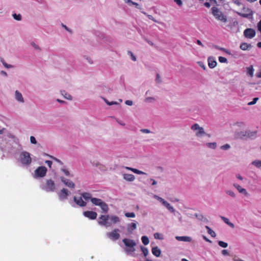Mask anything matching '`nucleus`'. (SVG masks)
Listing matches in <instances>:
<instances>
[{"instance_id":"ddd939ff","label":"nucleus","mask_w":261,"mask_h":261,"mask_svg":"<svg viewBox=\"0 0 261 261\" xmlns=\"http://www.w3.org/2000/svg\"><path fill=\"white\" fill-rule=\"evenodd\" d=\"M60 179L62 182H63L65 185V186H67L69 188H74L75 184L71 180L66 179L64 177H61Z\"/></svg>"},{"instance_id":"0eeeda50","label":"nucleus","mask_w":261,"mask_h":261,"mask_svg":"<svg viewBox=\"0 0 261 261\" xmlns=\"http://www.w3.org/2000/svg\"><path fill=\"white\" fill-rule=\"evenodd\" d=\"M47 171V168L45 166H39L35 170L34 177H44L46 174Z\"/></svg>"},{"instance_id":"a878e982","label":"nucleus","mask_w":261,"mask_h":261,"mask_svg":"<svg viewBox=\"0 0 261 261\" xmlns=\"http://www.w3.org/2000/svg\"><path fill=\"white\" fill-rule=\"evenodd\" d=\"M62 95L66 99L71 100L72 99V96L69 94L67 93L65 91H61Z\"/></svg>"},{"instance_id":"4d7b16f0","label":"nucleus","mask_w":261,"mask_h":261,"mask_svg":"<svg viewBox=\"0 0 261 261\" xmlns=\"http://www.w3.org/2000/svg\"><path fill=\"white\" fill-rule=\"evenodd\" d=\"M196 42H197V43L198 45H199L201 46L202 47H203V46H203V44L202 43V42H201V41H200V40H197Z\"/></svg>"},{"instance_id":"0e129e2a","label":"nucleus","mask_w":261,"mask_h":261,"mask_svg":"<svg viewBox=\"0 0 261 261\" xmlns=\"http://www.w3.org/2000/svg\"><path fill=\"white\" fill-rule=\"evenodd\" d=\"M150 180L152 181V185H155L157 184L156 181L152 178L150 179Z\"/></svg>"},{"instance_id":"6e6d98bb","label":"nucleus","mask_w":261,"mask_h":261,"mask_svg":"<svg viewBox=\"0 0 261 261\" xmlns=\"http://www.w3.org/2000/svg\"><path fill=\"white\" fill-rule=\"evenodd\" d=\"M156 80L159 83H160V82H161V79H160V75H159V74H156Z\"/></svg>"},{"instance_id":"58836bf2","label":"nucleus","mask_w":261,"mask_h":261,"mask_svg":"<svg viewBox=\"0 0 261 261\" xmlns=\"http://www.w3.org/2000/svg\"><path fill=\"white\" fill-rule=\"evenodd\" d=\"M219 61L220 63H226L227 60V59L225 58V57H219Z\"/></svg>"},{"instance_id":"338daca9","label":"nucleus","mask_w":261,"mask_h":261,"mask_svg":"<svg viewBox=\"0 0 261 261\" xmlns=\"http://www.w3.org/2000/svg\"><path fill=\"white\" fill-rule=\"evenodd\" d=\"M147 43L150 44L151 46H153L154 45L153 43L149 40H147Z\"/></svg>"},{"instance_id":"13d9d810","label":"nucleus","mask_w":261,"mask_h":261,"mask_svg":"<svg viewBox=\"0 0 261 261\" xmlns=\"http://www.w3.org/2000/svg\"><path fill=\"white\" fill-rule=\"evenodd\" d=\"M256 76L258 78H261V70L256 73Z\"/></svg>"},{"instance_id":"5701e85b","label":"nucleus","mask_w":261,"mask_h":261,"mask_svg":"<svg viewBox=\"0 0 261 261\" xmlns=\"http://www.w3.org/2000/svg\"><path fill=\"white\" fill-rule=\"evenodd\" d=\"M247 74L251 77L253 76L254 69L252 65L250 66L247 68Z\"/></svg>"},{"instance_id":"5fc2aeb1","label":"nucleus","mask_w":261,"mask_h":261,"mask_svg":"<svg viewBox=\"0 0 261 261\" xmlns=\"http://www.w3.org/2000/svg\"><path fill=\"white\" fill-rule=\"evenodd\" d=\"M129 53L131 55V57H132V59L134 61H136V57H135V56L133 54V53L132 52H129Z\"/></svg>"},{"instance_id":"052dcab7","label":"nucleus","mask_w":261,"mask_h":261,"mask_svg":"<svg viewBox=\"0 0 261 261\" xmlns=\"http://www.w3.org/2000/svg\"><path fill=\"white\" fill-rule=\"evenodd\" d=\"M51 158H52L53 159H54V160H55L56 161H57V162H59V163H61V164H63V163H62V162L60 160H59V159H57V158H54V157H51Z\"/></svg>"},{"instance_id":"774afa93","label":"nucleus","mask_w":261,"mask_h":261,"mask_svg":"<svg viewBox=\"0 0 261 261\" xmlns=\"http://www.w3.org/2000/svg\"><path fill=\"white\" fill-rule=\"evenodd\" d=\"M257 46L258 47L261 48V42H259L258 43H257Z\"/></svg>"},{"instance_id":"c85d7f7f","label":"nucleus","mask_w":261,"mask_h":261,"mask_svg":"<svg viewBox=\"0 0 261 261\" xmlns=\"http://www.w3.org/2000/svg\"><path fill=\"white\" fill-rule=\"evenodd\" d=\"M141 251H142L144 256L146 257L148 254V250L147 248H146L144 247L141 246Z\"/></svg>"},{"instance_id":"bf43d9fd","label":"nucleus","mask_w":261,"mask_h":261,"mask_svg":"<svg viewBox=\"0 0 261 261\" xmlns=\"http://www.w3.org/2000/svg\"><path fill=\"white\" fill-rule=\"evenodd\" d=\"M218 48V47H217ZM219 49H220V50H222L223 51H224L225 53L228 54H230V53L227 50H226V49L225 48H219Z\"/></svg>"},{"instance_id":"ea45409f","label":"nucleus","mask_w":261,"mask_h":261,"mask_svg":"<svg viewBox=\"0 0 261 261\" xmlns=\"http://www.w3.org/2000/svg\"><path fill=\"white\" fill-rule=\"evenodd\" d=\"M61 171L65 174L66 176H69L70 175L68 170L63 168L61 169Z\"/></svg>"},{"instance_id":"cd10ccee","label":"nucleus","mask_w":261,"mask_h":261,"mask_svg":"<svg viewBox=\"0 0 261 261\" xmlns=\"http://www.w3.org/2000/svg\"><path fill=\"white\" fill-rule=\"evenodd\" d=\"M82 196L86 200H87L89 199H91V198H92L91 197V194L89 193H83L82 194Z\"/></svg>"},{"instance_id":"aec40b11","label":"nucleus","mask_w":261,"mask_h":261,"mask_svg":"<svg viewBox=\"0 0 261 261\" xmlns=\"http://www.w3.org/2000/svg\"><path fill=\"white\" fill-rule=\"evenodd\" d=\"M15 98L16 99L20 102H23L24 100L23 98L22 97V95L21 93H20L18 91L16 90L15 91Z\"/></svg>"},{"instance_id":"4c0bfd02","label":"nucleus","mask_w":261,"mask_h":261,"mask_svg":"<svg viewBox=\"0 0 261 261\" xmlns=\"http://www.w3.org/2000/svg\"><path fill=\"white\" fill-rule=\"evenodd\" d=\"M226 194H227L228 195H229V196H230L232 197H234L236 196L234 193L232 191L227 190L226 191Z\"/></svg>"},{"instance_id":"4468645a","label":"nucleus","mask_w":261,"mask_h":261,"mask_svg":"<svg viewBox=\"0 0 261 261\" xmlns=\"http://www.w3.org/2000/svg\"><path fill=\"white\" fill-rule=\"evenodd\" d=\"M74 202L79 206L83 207L86 205V202H85L81 197L77 198L76 197H74Z\"/></svg>"},{"instance_id":"6e6552de","label":"nucleus","mask_w":261,"mask_h":261,"mask_svg":"<svg viewBox=\"0 0 261 261\" xmlns=\"http://www.w3.org/2000/svg\"><path fill=\"white\" fill-rule=\"evenodd\" d=\"M119 230L118 229H115L113 231L107 233V237L112 241H116L120 238L119 233Z\"/></svg>"},{"instance_id":"a18cd8bd","label":"nucleus","mask_w":261,"mask_h":261,"mask_svg":"<svg viewBox=\"0 0 261 261\" xmlns=\"http://www.w3.org/2000/svg\"><path fill=\"white\" fill-rule=\"evenodd\" d=\"M230 147V146L228 144H225L221 146V148L224 150H226L228 149Z\"/></svg>"},{"instance_id":"49530a36","label":"nucleus","mask_w":261,"mask_h":261,"mask_svg":"<svg viewBox=\"0 0 261 261\" xmlns=\"http://www.w3.org/2000/svg\"><path fill=\"white\" fill-rule=\"evenodd\" d=\"M222 254L224 255H228L229 253L227 250L224 249L222 251Z\"/></svg>"},{"instance_id":"393cba45","label":"nucleus","mask_w":261,"mask_h":261,"mask_svg":"<svg viewBox=\"0 0 261 261\" xmlns=\"http://www.w3.org/2000/svg\"><path fill=\"white\" fill-rule=\"evenodd\" d=\"M205 228L207 229V233L211 236L212 237H215L216 234L214 231H213L209 226H206Z\"/></svg>"},{"instance_id":"de8ad7c7","label":"nucleus","mask_w":261,"mask_h":261,"mask_svg":"<svg viewBox=\"0 0 261 261\" xmlns=\"http://www.w3.org/2000/svg\"><path fill=\"white\" fill-rule=\"evenodd\" d=\"M125 103L128 106H132L133 105V101L132 100H127L125 101Z\"/></svg>"},{"instance_id":"f8f14e48","label":"nucleus","mask_w":261,"mask_h":261,"mask_svg":"<svg viewBox=\"0 0 261 261\" xmlns=\"http://www.w3.org/2000/svg\"><path fill=\"white\" fill-rule=\"evenodd\" d=\"M83 215L85 217L88 218L91 220H94L96 218L97 214L96 212L93 211H87L83 212Z\"/></svg>"},{"instance_id":"a211bd4d","label":"nucleus","mask_w":261,"mask_h":261,"mask_svg":"<svg viewBox=\"0 0 261 261\" xmlns=\"http://www.w3.org/2000/svg\"><path fill=\"white\" fill-rule=\"evenodd\" d=\"M233 186L237 188V189L238 190V191L241 193L244 194L245 195H247L248 194L247 192L246 191V189L244 188H243L241 186H240L239 185L237 184H234Z\"/></svg>"},{"instance_id":"bb28decb","label":"nucleus","mask_w":261,"mask_h":261,"mask_svg":"<svg viewBox=\"0 0 261 261\" xmlns=\"http://www.w3.org/2000/svg\"><path fill=\"white\" fill-rule=\"evenodd\" d=\"M141 240H142L143 244L145 245L148 244L149 243V240L148 238L145 236L142 237Z\"/></svg>"},{"instance_id":"20e7f679","label":"nucleus","mask_w":261,"mask_h":261,"mask_svg":"<svg viewBox=\"0 0 261 261\" xmlns=\"http://www.w3.org/2000/svg\"><path fill=\"white\" fill-rule=\"evenodd\" d=\"M19 160L20 163L25 166L30 165L32 163V159L30 153L25 151H23L20 153Z\"/></svg>"},{"instance_id":"f257e3e1","label":"nucleus","mask_w":261,"mask_h":261,"mask_svg":"<svg viewBox=\"0 0 261 261\" xmlns=\"http://www.w3.org/2000/svg\"><path fill=\"white\" fill-rule=\"evenodd\" d=\"M120 221L118 217L112 216L111 217L109 215H101L99 217L98 224L107 227L111 226L113 224H116Z\"/></svg>"},{"instance_id":"9d476101","label":"nucleus","mask_w":261,"mask_h":261,"mask_svg":"<svg viewBox=\"0 0 261 261\" xmlns=\"http://www.w3.org/2000/svg\"><path fill=\"white\" fill-rule=\"evenodd\" d=\"M70 194V192L67 189L63 188L58 193V196L61 200H63L67 199Z\"/></svg>"},{"instance_id":"c756f323","label":"nucleus","mask_w":261,"mask_h":261,"mask_svg":"<svg viewBox=\"0 0 261 261\" xmlns=\"http://www.w3.org/2000/svg\"><path fill=\"white\" fill-rule=\"evenodd\" d=\"M218 244L220 246L223 248H226L228 246V244L222 241L218 242Z\"/></svg>"},{"instance_id":"f3484780","label":"nucleus","mask_w":261,"mask_h":261,"mask_svg":"<svg viewBox=\"0 0 261 261\" xmlns=\"http://www.w3.org/2000/svg\"><path fill=\"white\" fill-rule=\"evenodd\" d=\"M176 239L179 241H184V242H190L192 241V239L190 237H187V236H176L175 237Z\"/></svg>"},{"instance_id":"f704fd0d","label":"nucleus","mask_w":261,"mask_h":261,"mask_svg":"<svg viewBox=\"0 0 261 261\" xmlns=\"http://www.w3.org/2000/svg\"><path fill=\"white\" fill-rule=\"evenodd\" d=\"M132 171L134 173L138 174H145V173H144V172L139 170L137 169H135V168H134V169L132 170Z\"/></svg>"},{"instance_id":"2f4dec72","label":"nucleus","mask_w":261,"mask_h":261,"mask_svg":"<svg viewBox=\"0 0 261 261\" xmlns=\"http://www.w3.org/2000/svg\"><path fill=\"white\" fill-rule=\"evenodd\" d=\"M1 61L2 62V63H3V65L6 67V68H11L13 66L11 65H9L8 64H7L3 58H1Z\"/></svg>"},{"instance_id":"c9c22d12","label":"nucleus","mask_w":261,"mask_h":261,"mask_svg":"<svg viewBox=\"0 0 261 261\" xmlns=\"http://www.w3.org/2000/svg\"><path fill=\"white\" fill-rule=\"evenodd\" d=\"M258 100V97H255L253 99V100L252 101H250L248 103V105H249V106L253 105L256 103V102Z\"/></svg>"},{"instance_id":"4be33fe9","label":"nucleus","mask_w":261,"mask_h":261,"mask_svg":"<svg viewBox=\"0 0 261 261\" xmlns=\"http://www.w3.org/2000/svg\"><path fill=\"white\" fill-rule=\"evenodd\" d=\"M251 45L250 44H248L245 42L242 43L240 45V48L242 50H246L248 49L249 48L251 47Z\"/></svg>"},{"instance_id":"a19ab883","label":"nucleus","mask_w":261,"mask_h":261,"mask_svg":"<svg viewBox=\"0 0 261 261\" xmlns=\"http://www.w3.org/2000/svg\"><path fill=\"white\" fill-rule=\"evenodd\" d=\"M154 237L156 239H160V240L163 239V238L161 237V234H160L158 232H156L154 234Z\"/></svg>"},{"instance_id":"69168bd1","label":"nucleus","mask_w":261,"mask_h":261,"mask_svg":"<svg viewBox=\"0 0 261 261\" xmlns=\"http://www.w3.org/2000/svg\"><path fill=\"white\" fill-rule=\"evenodd\" d=\"M237 177L240 180H243V177L240 174L237 175Z\"/></svg>"},{"instance_id":"2eb2a0df","label":"nucleus","mask_w":261,"mask_h":261,"mask_svg":"<svg viewBox=\"0 0 261 261\" xmlns=\"http://www.w3.org/2000/svg\"><path fill=\"white\" fill-rule=\"evenodd\" d=\"M217 64V62L214 57H210L208 58V65L210 68H214L215 67Z\"/></svg>"},{"instance_id":"09e8293b","label":"nucleus","mask_w":261,"mask_h":261,"mask_svg":"<svg viewBox=\"0 0 261 261\" xmlns=\"http://www.w3.org/2000/svg\"><path fill=\"white\" fill-rule=\"evenodd\" d=\"M175 2L176 3V4L178 5V6H181L182 4V1L181 0H174Z\"/></svg>"},{"instance_id":"7ed1b4c3","label":"nucleus","mask_w":261,"mask_h":261,"mask_svg":"<svg viewBox=\"0 0 261 261\" xmlns=\"http://www.w3.org/2000/svg\"><path fill=\"white\" fill-rule=\"evenodd\" d=\"M122 242L125 246L127 247L124 250L125 252L127 254H130L135 252V247L137 245L135 241L132 239L125 238L123 239Z\"/></svg>"},{"instance_id":"7c9ffc66","label":"nucleus","mask_w":261,"mask_h":261,"mask_svg":"<svg viewBox=\"0 0 261 261\" xmlns=\"http://www.w3.org/2000/svg\"><path fill=\"white\" fill-rule=\"evenodd\" d=\"M206 145L211 148H215L217 146V144L215 142L214 143H208L206 144Z\"/></svg>"},{"instance_id":"b1692460","label":"nucleus","mask_w":261,"mask_h":261,"mask_svg":"<svg viewBox=\"0 0 261 261\" xmlns=\"http://www.w3.org/2000/svg\"><path fill=\"white\" fill-rule=\"evenodd\" d=\"M163 205L168 209L171 212H174V208L173 206H172L170 203H169L167 201L164 202Z\"/></svg>"},{"instance_id":"e433bc0d","label":"nucleus","mask_w":261,"mask_h":261,"mask_svg":"<svg viewBox=\"0 0 261 261\" xmlns=\"http://www.w3.org/2000/svg\"><path fill=\"white\" fill-rule=\"evenodd\" d=\"M13 16L14 17V18L17 20H20L21 19V16L20 14H13Z\"/></svg>"},{"instance_id":"3c124183","label":"nucleus","mask_w":261,"mask_h":261,"mask_svg":"<svg viewBox=\"0 0 261 261\" xmlns=\"http://www.w3.org/2000/svg\"><path fill=\"white\" fill-rule=\"evenodd\" d=\"M141 132H142V133H149L150 132L149 129H142L141 130Z\"/></svg>"},{"instance_id":"c03bdc74","label":"nucleus","mask_w":261,"mask_h":261,"mask_svg":"<svg viewBox=\"0 0 261 261\" xmlns=\"http://www.w3.org/2000/svg\"><path fill=\"white\" fill-rule=\"evenodd\" d=\"M45 163L47 165V166L49 168L51 167V165H52L53 163H52V162L51 161L47 160V161H45Z\"/></svg>"},{"instance_id":"e2e57ef3","label":"nucleus","mask_w":261,"mask_h":261,"mask_svg":"<svg viewBox=\"0 0 261 261\" xmlns=\"http://www.w3.org/2000/svg\"><path fill=\"white\" fill-rule=\"evenodd\" d=\"M125 3H130L132 4L133 1L132 0H123Z\"/></svg>"},{"instance_id":"dca6fc26","label":"nucleus","mask_w":261,"mask_h":261,"mask_svg":"<svg viewBox=\"0 0 261 261\" xmlns=\"http://www.w3.org/2000/svg\"><path fill=\"white\" fill-rule=\"evenodd\" d=\"M151 252L153 255L156 257H159L161 253V250L157 246L152 247Z\"/></svg>"},{"instance_id":"680f3d73","label":"nucleus","mask_w":261,"mask_h":261,"mask_svg":"<svg viewBox=\"0 0 261 261\" xmlns=\"http://www.w3.org/2000/svg\"><path fill=\"white\" fill-rule=\"evenodd\" d=\"M227 225H228L231 228H234V225H233V224L231 223L230 222H229L228 223V224H227Z\"/></svg>"},{"instance_id":"423d86ee","label":"nucleus","mask_w":261,"mask_h":261,"mask_svg":"<svg viewBox=\"0 0 261 261\" xmlns=\"http://www.w3.org/2000/svg\"><path fill=\"white\" fill-rule=\"evenodd\" d=\"M55 188V182L50 179H47L45 183L41 186V189L47 192H54Z\"/></svg>"},{"instance_id":"72a5a7b5","label":"nucleus","mask_w":261,"mask_h":261,"mask_svg":"<svg viewBox=\"0 0 261 261\" xmlns=\"http://www.w3.org/2000/svg\"><path fill=\"white\" fill-rule=\"evenodd\" d=\"M252 164L257 167H261V161H255L252 162Z\"/></svg>"},{"instance_id":"864d4df0","label":"nucleus","mask_w":261,"mask_h":261,"mask_svg":"<svg viewBox=\"0 0 261 261\" xmlns=\"http://www.w3.org/2000/svg\"><path fill=\"white\" fill-rule=\"evenodd\" d=\"M106 102H107V103L110 106H111L112 105H115V104H117V102H108L107 100H105Z\"/></svg>"},{"instance_id":"f03ea898","label":"nucleus","mask_w":261,"mask_h":261,"mask_svg":"<svg viewBox=\"0 0 261 261\" xmlns=\"http://www.w3.org/2000/svg\"><path fill=\"white\" fill-rule=\"evenodd\" d=\"M211 11L212 14L217 20L224 23L227 22V16L224 15L217 7H213L211 9Z\"/></svg>"},{"instance_id":"1a4fd4ad","label":"nucleus","mask_w":261,"mask_h":261,"mask_svg":"<svg viewBox=\"0 0 261 261\" xmlns=\"http://www.w3.org/2000/svg\"><path fill=\"white\" fill-rule=\"evenodd\" d=\"M191 129L194 130H198L196 133V136L197 137H200L205 134V132L204 131L203 127H200L199 124L197 123H195L194 125H193L191 127Z\"/></svg>"},{"instance_id":"473e14b6","label":"nucleus","mask_w":261,"mask_h":261,"mask_svg":"<svg viewBox=\"0 0 261 261\" xmlns=\"http://www.w3.org/2000/svg\"><path fill=\"white\" fill-rule=\"evenodd\" d=\"M125 216L127 218H134L135 217V214L133 212L126 213Z\"/></svg>"},{"instance_id":"412c9836","label":"nucleus","mask_w":261,"mask_h":261,"mask_svg":"<svg viewBox=\"0 0 261 261\" xmlns=\"http://www.w3.org/2000/svg\"><path fill=\"white\" fill-rule=\"evenodd\" d=\"M137 228V224L136 223H131L130 224H128V228H127V231L130 233L132 232V231L136 229Z\"/></svg>"},{"instance_id":"37998d69","label":"nucleus","mask_w":261,"mask_h":261,"mask_svg":"<svg viewBox=\"0 0 261 261\" xmlns=\"http://www.w3.org/2000/svg\"><path fill=\"white\" fill-rule=\"evenodd\" d=\"M221 218L227 224L230 222L229 219L225 217L221 216Z\"/></svg>"},{"instance_id":"8fccbe9b","label":"nucleus","mask_w":261,"mask_h":261,"mask_svg":"<svg viewBox=\"0 0 261 261\" xmlns=\"http://www.w3.org/2000/svg\"><path fill=\"white\" fill-rule=\"evenodd\" d=\"M156 198H157L158 200H159L161 202H162V203L163 204V202H166V201L164 199H163L162 198L160 197L159 196H156Z\"/></svg>"},{"instance_id":"6ab92c4d","label":"nucleus","mask_w":261,"mask_h":261,"mask_svg":"<svg viewBox=\"0 0 261 261\" xmlns=\"http://www.w3.org/2000/svg\"><path fill=\"white\" fill-rule=\"evenodd\" d=\"M123 176L125 180L129 181H134L135 179V176L131 174H124Z\"/></svg>"},{"instance_id":"39448f33","label":"nucleus","mask_w":261,"mask_h":261,"mask_svg":"<svg viewBox=\"0 0 261 261\" xmlns=\"http://www.w3.org/2000/svg\"><path fill=\"white\" fill-rule=\"evenodd\" d=\"M91 201L95 205L99 206L102 210L103 212L107 213L108 212L109 207L108 204L100 199L97 198H91Z\"/></svg>"},{"instance_id":"9b49d317","label":"nucleus","mask_w":261,"mask_h":261,"mask_svg":"<svg viewBox=\"0 0 261 261\" xmlns=\"http://www.w3.org/2000/svg\"><path fill=\"white\" fill-rule=\"evenodd\" d=\"M244 35L247 38H252L255 35V31L253 29L248 28L244 31Z\"/></svg>"},{"instance_id":"603ef678","label":"nucleus","mask_w":261,"mask_h":261,"mask_svg":"<svg viewBox=\"0 0 261 261\" xmlns=\"http://www.w3.org/2000/svg\"><path fill=\"white\" fill-rule=\"evenodd\" d=\"M132 5L135 6L136 8H138L139 9H141V8H140V7H139L140 6L139 5L138 3H137L133 2H132Z\"/></svg>"},{"instance_id":"79ce46f5","label":"nucleus","mask_w":261,"mask_h":261,"mask_svg":"<svg viewBox=\"0 0 261 261\" xmlns=\"http://www.w3.org/2000/svg\"><path fill=\"white\" fill-rule=\"evenodd\" d=\"M30 141H31V143H32V144H36L37 143L36 139L34 136H31Z\"/></svg>"}]
</instances>
